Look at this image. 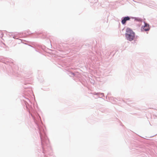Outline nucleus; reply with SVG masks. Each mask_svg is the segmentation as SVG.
<instances>
[{"label": "nucleus", "mask_w": 157, "mask_h": 157, "mask_svg": "<svg viewBox=\"0 0 157 157\" xmlns=\"http://www.w3.org/2000/svg\"><path fill=\"white\" fill-rule=\"evenodd\" d=\"M31 115L39 131L43 155L44 157H54L49 141L45 134L44 128L42 125L40 116L37 113L36 114V116L32 114Z\"/></svg>", "instance_id": "nucleus-1"}, {"label": "nucleus", "mask_w": 157, "mask_h": 157, "mask_svg": "<svg viewBox=\"0 0 157 157\" xmlns=\"http://www.w3.org/2000/svg\"><path fill=\"white\" fill-rule=\"evenodd\" d=\"M125 37L126 39L131 41L134 40L135 37V33L130 28H127L126 29L125 33Z\"/></svg>", "instance_id": "nucleus-2"}, {"label": "nucleus", "mask_w": 157, "mask_h": 157, "mask_svg": "<svg viewBox=\"0 0 157 157\" xmlns=\"http://www.w3.org/2000/svg\"><path fill=\"white\" fill-rule=\"evenodd\" d=\"M132 18V17L128 16L123 17L121 18V23L123 25H125L127 21H129Z\"/></svg>", "instance_id": "nucleus-3"}, {"label": "nucleus", "mask_w": 157, "mask_h": 157, "mask_svg": "<svg viewBox=\"0 0 157 157\" xmlns=\"http://www.w3.org/2000/svg\"><path fill=\"white\" fill-rule=\"evenodd\" d=\"M144 25L142 26L141 27L142 31L144 30L145 32L148 31L150 29L149 25L147 23L144 21Z\"/></svg>", "instance_id": "nucleus-4"}, {"label": "nucleus", "mask_w": 157, "mask_h": 157, "mask_svg": "<svg viewBox=\"0 0 157 157\" xmlns=\"http://www.w3.org/2000/svg\"><path fill=\"white\" fill-rule=\"evenodd\" d=\"M91 3V5H94V6L97 5L98 2V0H88Z\"/></svg>", "instance_id": "nucleus-5"}, {"label": "nucleus", "mask_w": 157, "mask_h": 157, "mask_svg": "<svg viewBox=\"0 0 157 157\" xmlns=\"http://www.w3.org/2000/svg\"><path fill=\"white\" fill-rule=\"evenodd\" d=\"M132 19H134L135 21L137 22H142V19L140 18L139 17H132Z\"/></svg>", "instance_id": "nucleus-6"}, {"label": "nucleus", "mask_w": 157, "mask_h": 157, "mask_svg": "<svg viewBox=\"0 0 157 157\" xmlns=\"http://www.w3.org/2000/svg\"><path fill=\"white\" fill-rule=\"evenodd\" d=\"M91 94L93 95H99V94H101L103 96H104V94L103 93H96V92H94L92 93H91Z\"/></svg>", "instance_id": "nucleus-7"}, {"label": "nucleus", "mask_w": 157, "mask_h": 157, "mask_svg": "<svg viewBox=\"0 0 157 157\" xmlns=\"http://www.w3.org/2000/svg\"><path fill=\"white\" fill-rule=\"evenodd\" d=\"M3 34L2 33V32L0 31V37H2L3 36Z\"/></svg>", "instance_id": "nucleus-8"}, {"label": "nucleus", "mask_w": 157, "mask_h": 157, "mask_svg": "<svg viewBox=\"0 0 157 157\" xmlns=\"http://www.w3.org/2000/svg\"><path fill=\"white\" fill-rule=\"evenodd\" d=\"M26 105V107L27 109H28V106H27V105L28 104V103L27 102L25 101H24Z\"/></svg>", "instance_id": "nucleus-9"}, {"label": "nucleus", "mask_w": 157, "mask_h": 157, "mask_svg": "<svg viewBox=\"0 0 157 157\" xmlns=\"http://www.w3.org/2000/svg\"><path fill=\"white\" fill-rule=\"evenodd\" d=\"M70 74H71V75H73V76H75V74L72 72H70Z\"/></svg>", "instance_id": "nucleus-10"}, {"label": "nucleus", "mask_w": 157, "mask_h": 157, "mask_svg": "<svg viewBox=\"0 0 157 157\" xmlns=\"http://www.w3.org/2000/svg\"><path fill=\"white\" fill-rule=\"evenodd\" d=\"M68 74L69 75V76H71V75H71V74H70V72H68Z\"/></svg>", "instance_id": "nucleus-11"}, {"label": "nucleus", "mask_w": 157, "mask_h": 157, "mask_svg": "<svg viewBox=\"0 0 157 157\" xmlns=\"http://www.w3.org/2000/svg\"><path fill=\"white\" fill-rule=\"evenodd\" d=\"M98 95H101L102 97H104V96H103L101 94H99Z\"/></svg>", "instance_id": "nucleus-12"}, {"label": "nucleus", "mask_w": 157, "mask_h": 157, "mask_svg": "<svg viewBox=\"0 0 157 157\" xmlns=\"http://www.w3.org/2000/svg\"><path fill=\"white\" fill-rule=\"evenodd\" d=\"M28 33V34H30V33H30V32H29V33Z\"/></svg>", "instance_id": "nucleus-13"}, {"label": "nucleus", "mask_w": 157, "mask_h": 157, "mask_svg": "<svg viewBox=\"0 0 157 157\" xmlns=\"http://www.w3.org/2000/svg\"><path fill=\"white\" fill-rule=\"evenodd\" d=\"M24 87L25 88H27V87H25V86H24Z\"/></svg>", "instance_id": "nucleus-14"}, {"label": "nucleus", "mask_w": 157, "mask_h": 157, "mask_svg": "<svg viewBox=\"0 0 157 157\" xmlns=\"http://www.w3.org/2000/svg\"><path fill=\"white\" fill-rule=\"evenodd\" d=\"M27 99L28 101H29V99L28 98H27Z\"/></svg>", "instance_id": "nucleus-15"}, {"label": "nucleus", "mask_w": 157, "mask_h": 157, "mask_svg": "<svg viewBox=\"0 0 157 157\" xmlns=\"http://www.w3.org/2000/svg\"><path fill=\"white\" fill-rule=\"evenodd\" d=\"M42 155H42V156H44L43 155V153H42Z\"/></svg>", "instance_id": "nucleus-16"}, {"label": "nucleus", "mask_w": 157, "mask_h": 157, "mask_svg": "<svg viewBox=\"0 0 157 157\" xmlns=\"http://www.w3.org/2000/svg\"><path fill=\"white\" fill-rule=\"evenodd\" d=\"M15 36H13V38H15Z\"/></svg>", "instance_id": "nucleus-17"}]
</instances>
